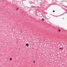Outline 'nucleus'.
<instances>
[{
  "label": "nucleus",
  "mask_w": 67,
  "mask_h": 67,
  "mask_svg": "<svg viewBox=\"0 0 67 67\" xmlns=\"http://www.w3.org/2000/svg\"><path fill=\"white\" fill-rule=\"evenodd\" d=\"M17 10H19V8H18L16 9Z\"/></svg>",
  "instance_id": "nucleus-5"
},
{
  "label": "nucleus",
  "mask_w": 67,
  "mask_h": 67,
  "mask_svg": "<svg viewBox=\"0 0 67 67\" xmlns=\"http://www.w3.org/2000/svg\"><path fill=\"white\" fill-rule=\"evenodd\" d=\"M62 49V48H59V49Z\"/></svg>",
  "instance_id": "nucleus-8"
},
{
  "label": "nucleus",
  "mask_w": 67,
  "mask_h": 67,
  "mask_svg": "<svg viewBox=\"0 0 67 67\" xmlns=\"http://www.w3.org/2000/svg\"><path fill=\"white\" fill-rule=\"evenodd\" d=\"M53 12H55V10H53Z\"/></svg>",
  "instance_id": "nucleus-6"
},
{
  "label": "nucleus",
  "mask_w": 67,
  "mask_h": 67,
  "mask_svg": "<svg viewBox=\"0 0 67 67\" xmlns=\"http://www.w3.org/2000/svg\"><path fill=\"white\" fill-rule=\"evenodd\" d=\"M12 58H11L10 59V60H12Z\"/></svg>",
  "instance_id": "nucleus-3"
},
{
  "label": "nucleus",
  "mask_w": 67,
  "mask_h": 67,
  "mask_svg": "<svg viewBox=\"0 0 67 67\" xmlns=\"http://www.w3.org/2000/svg\"><path fill=\"white\" fill-rule=\"evenodd\" d=\"M58 31L59 32H60L61 31V30L59 29H58Z\"/></svg>",
  "instance_id": "nucleus-2"
},
{
  "label": "nucleus",
  "mask_w": 67,
  "mask_h": 67,
  "mask_svg": "<svg viewBox=\"0 0 67 67\" xmlns=\"http://www.w3.org/2000/svg\"><path fill=\"white\" fill-rule=\"evenodd\" d=\"M29 44H27V43H26V45H27V47L29 46Z\"/></svg>",
  "instance_id": "nucleus-1"
},
{
  "label": "nucleus",
  "mask_w": 67,
  "mask_h": 67,
  "mask_svg": "<svg viewBox=\"0 0 67 67\" xmlns=\"http://www.w3.org/2000/svg\"><path fill=\"white\" fill-rule=\"evenodd\" d=\"M61 49H63V48H61Z\"/></svg>",
  "instance_id": "nucleus-9"
},
{
  "label": "nucleus",
  "mask_w": 67,
  "mask_h": 67,
  "mask_svg": "<svg viewBox=\"0 0 67 67\" xmlns=\"http://www.w3.org/2000/svg\"><path fill=\"white\" fill-rule=\"evenodd\" d=\"M34 63H35V61H34Z\"/></svg>",
  "instance_id": "nucleus-7"
},
{
  "label": "nucleus",
  "mask_w": 67,
  "mask_h": 67,
  "mask_svg": "<svg viewBox=\"0 0 67 67\" xmlns=\"http://www.w3.org/2000/svg\"><path fill=\"white\" fill-rule=\"evenodd\" d=\"M42 21H44V19L43 18L42 19Z\"/></svg>",
  "instance_id": "nucleus-4"
}]
</instances>
